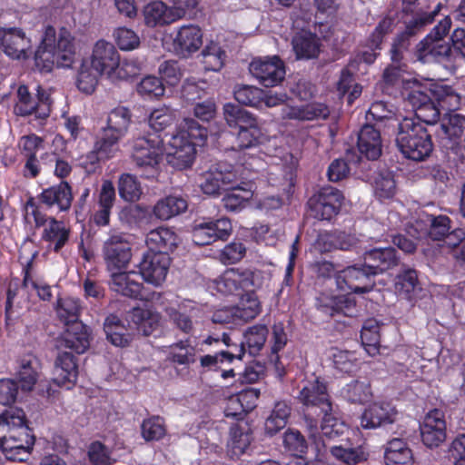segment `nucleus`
<instances>
[{
	"mask_svg": "<svg viewBox=\"0 0 465 465\" xmlns=\"http://www.w3.org/2000/svg\"><path fill=\"white\" fill-rule=\"evenodd\" d=\"M397 411L388 402L373 403L364 410L361 417V426L371 430L391 424L395 421Z\"/></svg>",
	"mask_w": 465,
	"mask_h": 465,
	"instance_id": "b1692460",
	"label": "nucleus"
},
{
	"mask_svg": "<svg viewBox=\"0 0 465 465\" xmlns=\"http://www.w3.org/2000/svg\"><path fill=\"white\" fill-rule=\"evenodd\" d=\"M262 133L257 124V121L250 123L239 128L236 136L237 150H245L257 147L262 143Z\"/></svg>",
	"mask_w": 465,
	"mask_h": 465,
	"instance_id": "5fc2aeb1",
	"label": "nucleus"
},
{
	"mask_svg": "<svg viewBox=\"0 0 465 465\" xmlns=\"http://www.w3.org/2000/svg\"><path fill=\"white\" fill-rule=\"evenodd\" d=\"M54 370L56 374L54 381L60 386L67 385V388H71L74 385L78 377L77 358L72 352H58L54 362Z\"/></svg>",
	"mask_w": 465,
	"mask_h": 465,
	"instance_id": "473e14b6",
	"label": "nucleus"
},
{
	"mask_svg": "<svg viewBox=\"0 0 465 465\" xmlns=\"http://www.w3.org/2000/svg\"><path fill=\"white\" fill-rule=\"evenodd\" d=\"M232 232V222L225 217L200 223L195 222L192 230V240L195 245L205 246L219 240L226 241Z\"/></svg>",
	"mask_w": 465,
	"mask_h": 465,
	"instance_id": "9b49d317",
	"label": "nucleus"
},
{
	"mask_svg": "<svg viewBox=\"0 0 465 465\" xmlns=\"http://www.w3.org/2000/svg\"><path fill=\"white\" fill-rule=\"evenodd\" d=\"M407 67L401 65L389 64L383 71L381 81L378 83L379 88L385 94L396 96L403 85Z\"/></svg>",
	"mask_w": 465,
	"mask_h": 465,
	"instance_id": "37998d69",
	"label": "nucleus"
},
{
	"mask_svg": "<svg viewBox=\"0 0 465 465\" xmlns=\"http://www.w3.org/2000/svg\"><path fill=\"white\" fill-rule=\"evenodd\" d=\"M329 107L322 103H308L302 105H285L282 109V117L285 120L313 121L326 120L330 116Z\"/></svg>",
	"mask_w": 465,
	"mask_h": 465,
	"instance_id": "bb28decb",
	"label": "nucleus"
},
{
	"mask_svg": "<svg viewBox=\"0 0 465 465\" xmlns=\"http://www.w3.org/2000/svg\"><path fill=\"white\" fill-rule=\"evenodd\" d=\"M118 193L124 201L134 203L140 199L143 191L135 175L122 173L118 180Z\"/></svg>",
	"mask_w": 465,
	"mask_h": 465,
	"instance_id": "052dcab7",
	"label": "nucleus"
},
{
	"mask_svg": "<svg viewBox=\"0 0 465 465\" xmlns=\"http://www.w3.org/2000/svg\"><path fill=\"white\" fill-rule=\"evenodd\" d=\"M0 46L13 59H28L32 53L31 39L19 27H0Z\"/></svg>",
	"mask_w": 465,
	"mask_h": 465,
	"instance_id": "f3484780",
	"label": "nucleus"
},
{
	"mask_svg": "<svg viewBox=\"0 0 465 465\" xmlns=\"http://www.w3.org/2000/svg\"><path fill=\"white\" fill-rule=\"evenodd\" d=\"M252 440L250 424H233L230 428V439L227 443L228 452L232 459H238L245 453Z\"/></svg>",
	"mask_w": 465,
	"mask_h": 465,
	"instance_id": "c9c22d12",
	"label": "nucleus"
},
{
	"mask_svg": "<svg viewBox=\"0 0 465 465\" xmlns=\"http://www.w3.org/2000/svg\"><path fill=\"white\" fill-rule=\"evenodd\" d=\"M179 242L178 234L172 228L164 226L151 230L145 239L149 251L163 253L165 256H170L169 254L177 248Z\"/></svg>",
	"mask_w": 465,
	"mask_h": 465,
	"instance_id": "a878e982",
	"label": "nucleus"
},
{
	"mask_svg": "<svg viewBox=\"0 0 465 465\" xmlns=\"http://www.w3.org/2000/svg\"><path fill=\"white\" fill-rule=\"evenodd\" d=\"M249 71L264 87L277 86L286 74L285 64L278 55L253 59L249 65Z\"/></svg>",
	"mask_w": 465,
	"mask_h": 465,
	"instance_id": "f8f14e48",
	"label": "nucleus"
},
{
	"mask_svg": "<svg viewBox=\"0 0 465 465\" xmlns=\"http://www.w3.org/2000/svg\"><path fill=\"white\" fill-rule=\"evenodd\" d=\"M334 368L344 374L355 373L360 367L356 354L348 351H338L333 354Z\"/></svg>",
	"mask_w": 465,
	"mask_h": 465,
	"instance_id": "774afa93",
	"label": "nucleus"
},
{
	"mask_svg": "<svg viewBox=\"0 0 465 465\" xmlns=\"http://www.w3.org/2000/svg\"><path fill=\"white\" fill-rule=\"evenodd\" d=\"M374 194L380 201L391 200L397 193V185L391 172H381L374 179Z\"/></svg>",
	"mask_w": 465,
	"mask_h": 465,
	"instance_id": "0e129e2a",
	"label": "nucleus"
},
{
	"mask_svg": "<svg viewBox=\"0 0 465 465\" xmlns=\"http://www.w3.org/2000/svg\"><path fill=\"white\" fill-rule=\"evenodd\" d=\"M187 208L188 202L186 198L181 195L171 194L159 200L153 206V212L155 217L166 221L183 213Z\"/></svg>",
	"mask_w": 465,
	"mask_h": 465,
	"instance_id": "79ce46f5",
	"label": "nucleus"
},
{
	"mask_svg": "<svg viewBox=\"0 0 465 465\" xmlns=\"http://www.w3.org/2000/svg\"><path fill=\"white\" fill-rule=\"evenodd\" d=\"M72 230L64 221L50 216L41 234V240L46 242L48 249L59 253L70 241Z\"/></svg>",
	"mask_w": 465,
	"mask_h": 465,
	"instance_id": "412c9836",
	"label": "nucleus"
},
{
	"mask_svg": "<svg viewBox=\"0 0 465 465\" xmlns=\"http://www.w3.org/2000/svg\"><path fill=\"white\" fill-rule=\"evenodd\" d=\"M106 340L114 346L125 348L133 341V335L127 326L115 314H109L104 322Z\"/></svg>",
	"mask_w": 465,
	"mask_h": 465,
	"instance_id": "f704fd0d",
	"label": "nucleus"
},
{
	"mask_svg": "<svg viewBox=\"0 0 465 465\" xmlns=\"http://www.w3.org/2000/svg\"><path fill=\"white\" fill-rule=\"evenodd\" d=\"M120 54L115 46L104 39L98 40L91 55V68L99 74L111 79L119 64Z\"/></svg>",
	"mask_w": 465,
	"mask_h": 465,
	"instance_id": "6ab92c4d",
	"label": "nucleus"
},
{
	"mask_svg": "<svg viewBox=\"0 0 465 465\" xmlns=\"http://www.w3.org/2000/svg\"><path fill=\"white\" fill-rule=\"evenodd\" d=\"M381 325L374 318L367 319L361 330V340L365 350L369 353H375L379 351L381 343Z\"/></svg>",
	"mask_w": 465,
	"mask_h": 465,
	"instance_id": "13d9d810",
	"label": "nucleus"
},
{
	"mask_svg": "<svg viewBox=\"0 0 465 465\" xmlns=\"http://www.w3.org/2000/svg\"><path fill=\"white\" fill-rule=\"evenodd\" d=\"M443 5L438 3L434 9L430 12L417 13L411 19L405 20V28L398 35L412 42L413 38L421 33L425 26L434 22L435 17L439 15Z\"/></svg>",
	"mask_w": 465,
	"mask_h": 465,
	"instance_id": "ea45409f",
	"label": "nucleus"
},
{
	"mask_svg": "<svg viewBox=\"0 0 465 465\" xmlns=\"http://www.w3.org/2000/svg\"><path fill=\"white\" fill-rule=\"evenodd\" d=\"M17 377L24 391L33 390L38 379L39 361L33 353L23 355L19 361Z\"/></svg>",
	"mask_w": 465,
	"mask_h": 465,
	"instance_id": "a19ab883",
	"label": "nucleus"
},
{
	"mask_svg": "<svg viewBox=\"0 0 465 465\" xmlns=\"http://www.w3.org/2000/svg\"><path fill=\"white\" fill-rule=\"evenodd\" d=\"M102 252L111 273L125 269L132 259L131 244L122 233L111 235L104 242Z\"/></svg>",
	"mask_w": 465,
	"mask_h": 465,
	"instance_id": "9d476101",
	"label": "nucleus"
},
{
	"mask_svg": "<svg viewBox=\"0 0 465 465\" xmlns=\"http://www.w3.org/2000/svg\"><path fill=\"white\" fill-rule=\"evenodd\" d=\"M164 143L161 134L148 133L134 140L132 160L146 179L159 174L160 163L163 159Z\"/></svg>",
	"mask_w": 465,
	"mask_h": 465,
	"instance_id": "0eeeda50",
	"label": "nucleus"
},
{
	"mask_svg": "<svg viewBox=\"0 0 465 465\" xmlns=\"http://www.w3.org/2000/svg\"><path fill=\"white\" fill-rule=\"evenodd\" d=\"M291 411L292 406L288 401H276L270 416L265 420V433L273 436L282 430L288 422Z\"/></svg>",
	"mask_w": 465,
	"mask_h": 465,
	"instance_id": "c03bdc74",
	"label": "nucleus"
},
{
	"mask_svg": "<svg viewBox=\"0 0 465 465\" xmlns=\"http://www.w3.org/2000/svg\"><path fill=\"white\" fill-rule=\"evenodd\" d=\"M357 148L367 160H378L382 153L381 131L373 124H363L358 133Z\"/></svg>",
	"mask_w": 465,
	"mask_h": 465,
	"instance_id": "4be33fe9",
	"label": "nucleus"
},
{
	"mask_svg": "<svg viewBox=\"0 0 465 465\" xmlns=\"http://www.w3.org/2000/svg\"><path fill=\"white\" fill-rule=\"evenodd\" d=\"M233 96L242 105L262 108L263 90L259 87L247 84L236 85Z\"/></svg>",
	"mask_w": 465,
	"mask_h": 465,
	"instance_id": "bf43d9fd",
	"label": "nucleus"
},
{
	"mask_svg": "<svg viewBox=\"0 0 465 465\" xmlns=\"http://www.w3.org/2000/svg\"><path fill=\"white\" fill-rule=\"evenodd\" d=\"M344 196L333 187H323L307 202L311 215L319 221H331L340 213Z\"/></svg>",
	"mask_w": 465,
	"mask_h": 465,
	"instance_id": "6e6552de",
	"label": "nucleus"
},
{
	"mask_svg": "<svg viewBox=\"0 0 465 465\" xmlns=\"http://www.w3.org/2000/svg\"><path fill=\"white\" fill-rule=\"evenodd\" d=\"M136 90L143 98L153 99L163 96L165 88L162 79L153 75H147L137 84Z\"/></svg>",
	"mask_w": 465,
	"mask_h": 465,
	"instance_id": "69168bd1",
	"label": "nucleus"
},
{
	"mask_svg": "<svg viewBox=\"0 0 465 465\" xmlns=\"http://www.w3.org/2000/svg\"><path fill=\"white\" fill-rule=\"evenodd\" d=\"M254 183L251 181L241 182L224 189L222 198L223 207L228 212H241L253 196Z\"/></svg>",
	"mask_w": 465,
	"mask_h": 465,
	"instance_id": "7c9ffc66",
	"label": "nucleus"
},
{
	"mask_svg": "<svg viewBox=\"0 0 465 465\" xmlns=\"http://www.w3.org/2000/svg\"><path fill=\"white\" fill-rule=\"evenodd\" d=\"M4 425L7 426V433L0 439V448L5 459L18 462L27 460L35 443V436L23 410L3 412L0 426Z\"/></svg>",
	"mask_w": 465,
	"mask_h": 465,
	"instance_id": "20e7f679",
	"label": "nucleus"
},
{
	"mask_svg": "<svg viewBox=\"0 0 465 465\" xmlns=\"http://www.w3.org/2000/svg\"><path fill=\"white\" fill-rule=\"evenodd\" d=\"M416 54L419 59H424L428 55L449 62L455 59L451 45H450L449 44L443 43V41L428 43L423 49L416 45Z\"/></svg>",
	"mask_w": 465,
	"mask_h": 465,
	"instance_id": "e2e57ef3",
	"label": "nucleus"
},
{
	"mask_svg": "<svg viewBox=\"0 0 465 465\" xmlns=\"http://www.w3.org/2000/svg\"><path fill=\"white\" fill-rule=\"evenodd\" d=\"M132 114L127 107L118 106L113 109L107 117V125L100 136V148L117 147L118 142L125 135L131 123Z\"/></svg>",
	"mask_w": 465,
	"mask_h": 465,
	"instance_id": "ddd939ff",
	"label": "nucleus"
},
{
	"mask_svg": "<svg viewBox=\"0 0 465 465\" xmlns=\"http://www.w3.org/2000/svg\"><path fill=\"white\" fill-rule=\"evenodd\" d=\"M55 34V28L52 25H47L42 41L35 52V65L40 72H51L54 63H56L54 50Z\"/></svg>",
	"mask_w": 465,
	"mask_h": 465,
	"instance_id": "393cba45",
	"label": "nucleus"
},
{
	"mask_svg": "<svg viewBox=\"0 0 465 465\" xmlns=\"http://www.w3.org/2000/svg\"><path fill=\"white\" fill-rule=\"evenodd\" d=\"M193 311V308L188 312L184 307L179 306L178 308H167L166 313L171 325L175 330L184 335L191 336L195 331L192 315Z\"/></svg>",
	"mask_w": 465,
	"mask_h": 465,
	"instance_id": "3c124183",
	"label": "nucleus"
},
{
	"mask_svg": "<svg viewBox=\"0 0 465 465\" xmlns=\"http://www.w3.org/2000/svg\"><path fill=\"white\" fill-rule=\"evenodd\" d=\"M373 278V272L366 267L363 262L362 264L350 265L338 272L336 282L338 288L342 291L366 293L371 292L374 286Z\"/></svg>",
	"mask_w": 465,
	"mask_h": 465,
	"instance_id": "1a4fd4ad",
	"label": "nucleus"
},
{
	"mask_svg": "<svg viewBox=\"0 0 465 465\" xmlns=\"http://www.w3.org/2000/svg\"><path fill=\"white\" fill-rule=\"evenodd\" d=\"M383 458L386 465H412L414 461L412 450L402 438H392L387 441Z\"/></svg>",
	"mask_w": 465,
	"mask_h": 465,
	"instance_id": "72a5a7b5",
	"label": "nucleus"
},
{
	"mask_svg": "<svg viewBox=\"0 0 465 465\" xmlns=\"http://www.w3.org/2000/svg\"><path fill=\"white\" fill-rule=\"evenodd\" d=\"M144 23L149 27L163 26L183 17V12L167 6L162 1H153L143 7Z\"/></svg>",
	"mask_w": 465,
	"mask_h": 465,
	"instance_id": "c85d7f7f",
	"label": "nucleus"
},
{
	"mask_svg": "<svg viewBox=\"0 0 465 465\" xmlns=\"http://www.w3.org/2000/svg\"><path fill=\"white\" fill-rule=\"evenodd\" d=\"M427 222L430 223L428 234L433 241H442L450 234L451 220L447 215L430 214Z\"/></svg>",
	"mask_w": 465,
	"mask_h": 465,
	"instance_id": "338daca9",
	"label": "nucleus"
},
{
	"mask_svg": "<svg viewBox=\"0 0 465 465\" xmlns=\"http://www.w3.org/2000/svg\"><path fill=\"white\" fill-rule=\"evenodd\" d=\"M221 341L227 347V350L220 351V355H222L225 362L231 363L234 360H242L246 352L244 342L242 341L239 345L232 343L227 332H223L221 337L218 335H209L203 341L202 344L212 345Z\"/></svg>",
	"mask_w": 465,
	"mask_h": 465,
	"instance_id": "a18cd8bd",
	"label": "nucleus"
},
{
	"mask_svg": "<svg viewBox=\"0 0 465 465\" xmlns=\"http://www.w3.org/2000/svg\"><path fill=\"white\" fill-rule=\"evenodd\" d=\"M441 128L451 143L450 148L454 150L462 142V135L465 132V116L459 114H450L447 122L441 124Z\"/></svg>",
	"mask_w": 465,
	"mask_h": 465,
	"instance_id": "6e6d98bb",
	"label": "nucleus"
},
{
	"mask_svg": "<svg viewBox=\"0 0 465 465\" xmlns=\"http://www.w3.org/2000/svg\"><path fill=\"white\" fill-rule=\"evenodd\" d=\"M203 31L198 25H183L173 38V47L177 54L183 56L195 53L203 45Z\"/></svg>",
	"mask_w": 465,
	"mask_h": 465,
	"instance_id": "2f4dec72",
	"label": "nucleus"
},
{
	"mask_svg": "<svg viewBox=\"0 0 465 465\" xmlns=\"http://www.w3.org/2000/svg\"><path fill=\"white\" fill-rule=\"evenodd\" d=\"M139 278V273L134 271L113 272L109 282L110 289L123 296L141 300L143 286Z\"/></svg>",
	"mask_w": 465,
	"mask_h": 465,
	"instance_id": "5701e85b",
	"label": "nucleus"
},
{
	"mask_svg": "<svg viewBox=\"0 0 465 465\" xmlns=\"http://www.w3.org/2000/svg\"><path fill=\"white\" fill-rule=\"evenodd\" d=\"M297 398L302 404L305 421L311 428H317L319 420L322 418V437L335 440L348 432L346 424L335 415L327 385L320 378L308 381Z\"/></svg>",
	"mask_w": 465,
	"mask_h": 465,
	"instance_id": "f257e3e1",
	"label": "nucleus"
},
{
	"mask_svg": "<svg viewBox=\"0 0 465 465\" xmlns=\"http://www.w3.org/2000/svg\"><path fill=\"white\" fill-rule=\"evenodd\" d=\"M201 57L205 71L219 72L224 66L226 53L218 43L212 41L202 50Z\"/></svg>",
	"mask_w": 465,
	"mask_h": 465,
	"instance_id": "603ef678",
	"label": "nucleus"
},
{
	"mask_svg": "<svg viewBox=\"0 0 465 465\" xmlns=\"http://www.w3.org/2000/svg\"><path fill=\"white\" fill-rule=\"evenodd\" d=\"M406 100L415 112L414 118L427 124L437 123L441 111H455L460 104V97L453 87L441 84H432L430 88L419 86L412 89Z\"/></svg>",
	"mask_w": 465,
	"mask_h": 465,
	"instance_id": "7ed1b4c3",
	"label": "nucleus"
},
{
	"mask_svg": "<svg viewBox=\"0 0 465 465\" xmlns=\"http://www.w3.org/2000/svg\"><path fill=\"white\" fill-rule=\"evenodd\" d=\"M363 261L366 267L376 276L396 266L399 257L393 247L373 248L365 252Z\"/></svg>",
	"mask_w": 465,
	"mask_h": 465,
	"instance_id": "cd10ccee",
	"label": "nucleus"
},
{
	"mask_svg": "<svg viewBox=\"0 0 465 465\" xmlns=\"http://www.w3.org/2000/svg\"><path fill=\"white\" fill-rule=\"evenodd\" d=\"M421 440L428 448L439 447L446 439L444 413L434 409L427 413L420 426Z\"/></svg>",
	"mask_w": 465,
	"mask_h": 465,
	"instance_id": "aec40b11",
	"label": "nucleus"
},
{
	"mask_svg": "<svg viewBox=\"0 0 465 465\" xmlns=\"http://www.w3.org/2000/svg\"><path fill=\"white\" fill-rule=\"evenodd\" d=\"M81 311V301L78 298L64 297L57 300V317L65 325V327L69 326V324H74V322H82L79 321Z\"/></svg>",
	"mask_w": 465,
	"mask_h": 465,
	"instance_id": "de8ad7c7",
	"label": "nucleus"
},
{
	"mask_svg": "<svg viewBox=\"0 0 465 465\" xmlns=\"http://www.w3.org/2000/svg\"><path fill=\"white\" fill-rule=\"evenodd\" d=\"M426 124L411 117H404L398 123L396 144L406 158L423 161L432 153L433 142Z\"/></svg>",
	"mask_w": 465,
	"mask_h": 465,
	"instance_id": "423d86ee",
	"label": "nucleus"
},
{
	"mask_svg": "<svg viewBox=\"0 0 465 465\" xmlns=\"http://www.w3.org/2000/svg\"><path fill=\"white\" fill-rule=\"evenodd\" d=\"M319 308L331 317L339 314L353 317L357 312L355 300L347 295L331 296L321 300Z\"/></svg>",
	"mask_w": 465,
	"mask_h": 465,
	"instance_id": "4c0bfd02",
	"label": "nucleus"
},
{
	"mask_svg": "<svg viewBox=\"0 0 465 465\" xmlns=\"http://www.w3.org/2000/svg\"><path fill=\"white\" fill-rule=\"evenodd\" d=\"M341 438L339 443L330 447L331 454L346 465H357L366 461L369 452L362 445L353 443L348 437Z\"/></svg>",
	"mask_w": 465,
	"mask_h": 465,
	"instance_id": "c756f323",
	"label": "nucleus"
},
{
	"mask_svg": "<svg viewBox=\"0 0 465 465\" xmlns=\"http://www.w3.org/2000/svg\"><path fill=\"white\" fill-rule=\"evenodd\" d=\"M207 136L205 127L193 119H185L184 125L169 142L168 163L178 170L190 168L195 159L196 147L203 145Z\"/></svg>",
	"mask_w": 465,
	"mask_h": 465,
	"instance_id": "39448f33",
	"label": "nucleus"
},
{
	"mask_svg": "<svg viewBox=\"0 0 465 465\" xmlns=\"http://www.w3.org/2000/svg\"><path fill=\"white\" fill-rule=\"evenodd\" d=\"M196 361V349L190 344V339L173 342L166 351L165 361L174 369L177 376L182 378L190 375L191 365Z\"/></svg>",
	"mask_w": 465,
	"mask_h": 465,
	"instance_id": "dca6fc26",
	"label": "nucleus"
},
{
	"mask_svg": "<svg viewBox=\"0 0 465 465\" xmlns=\"http://www.w3.org/2000/svg\"><path fill=\"white\" fill-rule=\"evenodd\" d=\"M92 340V329L83 322H74L65 327L57 338L56 344L58 349H70L77 354H82L89 349Z\"/></svg>",
	"mask_w": 465,
	"mask_h": 465,
	"instance_id": "a211bd4d",
	"label": "nucleus"
},
{
	"mask_svg": "<svg viewBox=\"0 0 465 465\" xmlns=\"http://www.w3.org/2000/svg\"><path fill=\"white\" fill-rule=\"evenodd\" d=\"M214 283L220 293L240 297L234 311L238 312L241 321H252L262 312V303L256 294L259 285L256 283L254 272L239 268L228 269Z\"/></svg>",
	"mask_w": 465,
	"mask_h": 465,
	"instance_id": "f03ea898",
	"label": "nucleus"
},
{
	"mask_svg": "<svg viewBox=\"0 0 465 465\" xmlns=\"http://www.w3.org/2000/svg\"><path fill=\"white\" fill-rule=\"evenodd\" d=\"M292 48L297 59H313L318 57L321 44L315 34L302 31L292 37Z\"/></svg>",
	"mask_w": 465,
	"mask_h": 465,
	"instance_id": "e433bc0d",
	"label": "nucleus"
},
{
	"mask_svg": "<svg viewBox=\"0 0 465 465\" xmlns=\"http://www.w3.org/2000/svg\"><path fill=\"white\" fill-rule=\"evenodd\" d=\"M223 114L231 128H241L256 120L253 115L241 106L228 103L223 105Z\"/></svg>",
	"mask_w": 465,
	"mask_h": 465,
	"instance_id": "680f3d73",
	"label": "nucleus"
},
{
	"mask_svg": "<svg viewBox=\"0 0 465 465\" xmlns=\"http://www.w3.org/2000/svg\"><path fill=\"white\" fill-rule=\"evenodd\" d=\"M54 50L57 66L71 67L75 57L74 38L64 27L59 31L58 39L54 42Z\"/></svg>",
	"mask_w": 465,
	"mask_h": 465,
	"instance_id": "58836bf2",
	"label": "nucleus"
},
{
	"mask_svg": "<svg viewBox=\"0 0 465 465\" xmlns=\"http://www.w3.org/2000/svg\"><path fill=\"white\" fill-rule=\"evenodd\" d=\"M342 397L351 403L365 404L372 398L371 383L366 381L353 380L343 387Z\"/></svg>",
	"mask_w": 465,
	"mask_h": 465,
	"instance_id": "8fccbe9b",
	"label": "nucleus"
},
{
	"mask_svg": "<svg viewBox=\"0 0 465 465\" xmlns=\"http://www.w3.org/2000/svg\"><path fill=\"white\" fill-rule=\"evenodd\" d=\"M43 210H45L44 204L39 202L38 198L36 196L28 195L22 209L25 223H34L36 229L45 227L50 221V216Z\"/></svg>",
	"mask_w": 465,
	"mask_h": 465,
	"instance_id": "49530a36",
	"label": "nucleus"
},
{
	"mask_svg": "<svg viewBox=\"0 0 465 465\" xmlns=\"http://www.w3.org/2000/svg\"><path fill=\"white\" fill-rule=\"evenodd\" d=\"M269 334L265 324H254L248 327L243 332L244 344L247 345L251 355L258 354L263 348Z\"/></svg>",
	"mask_w": 465,
	"mask_h": 465,
	"instance_id": "864d4df0",
	"label": "nucleus"
},
{
	"mask_svg": "<svg viewBox=\"0 0 465 465\" xmlns=\"http://www.w3.org/2000/svg\"><path fill=\"white\" fill-rule=\"evenodd\" d=\"M170 265V256L148 250L138 265V273L145 282L160 286L166 279Z\"/></svg>",
	"mask_w": 465,
	"mask_h": 465,
	"instance_id": "2eb2a0df",
	"label": "nucleus"
},
{
	"mask_svg": "<svg viewBox=\"0 0 465 465\" xmlns=\"http://www.w3.org/2000/svg\"><path fill=\"white\" fill-rule=\"evenodd\" d=\"M166 432L165 420L159 415H151L141 423V435L145 441H159Z\"/></svg>",
	"mask_w": 465,
	"mask_h": 465,
	"instance_id": "4d7b16f0",
	"label": "nucleus"
},
{
	"mask_svg": "<svg viewBox=\"0 0 465 465\" xmlns=\"http://www.w3.org/2000/svg\"><path fill=\"white\" fill-rule=\"evenodd\" d=\"M282 444L285 452L295 457L296 460H306L308 443L305 437L298 430L291 428L286 430L283 433Z\"/></svg>",
	"mask_w": 465,
	"mask_h": 465,
	"instance_id": "09e8293b",
	"label": "nucleus"
},
{
	"mask_svg": "<svg viewBox=\"0 0 465 465\" xmlns=\"http://www.w3.org/2000/svg\"><path fill=\"white\" fill-rule=\"evenodd\" d=\"M36 197L46 211L68 213L73 206V187L67 181H60L58 183L43 188Z\"/></svg>",
	"mask_w": 465,
	"mask_h": 465,
	"instance_id": "4468645a",
	"label": "nucleus"
}]
</instances>
